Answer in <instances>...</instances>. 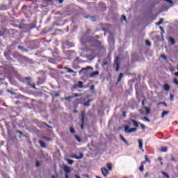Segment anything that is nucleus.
Wrapping results in <instances>:
<instances>
[{
    "label": "nucleus",
    "mask_w": 178,
    "mask_h": 178,
    "mask_svg": "<svg viewBox=\"0 0 178 178\" xmlns=\"http://www.w3.org/2000/svg\"><path fill=\"white\" fill-rule=\"evenodd\" d=\"M90 90H94V86H92L90 87Z\"/></svg>",
    "instance_id": "49"
},
{
    "label": "nucleus",
    "mask_w": 178,
    "mask_h": 178,
    "mask_svg": "<svg viewBox=\"0 0 178 178\" xmlns=\"http://www.w3.org/2000/svg\"><path fill=\"white\" fill-rule=\"evenodd\" d=\"M72 97H74V98H75V97H79V95H78L77 93H75V94L74 95V96H72Z\"/></svg>",
    "instance_id": "43"
},
{
    "label": "nucleus",
    "mask_w": 178,
    "mask_h": 178,
    "mask_svg": "<svg viewBox=\"0 0 178 178\" xmlns=\"http://www.w3.org/2000/svg\"><path fill=\"white\" fill-rule=\"evenodd\" d=\"M158 105H163L165 107L168 106V104L165 102H160L158 104Z\"/></svg>",
    "instance_id": "25"
},
{
    "label": "nucleus",
    "mask_w": 178,
    "mask_h": 178,
    "mask_svg": "<svg viewBox=\"0 0 178 178\" xmlns=\"http://www.w3.org/2000/svg\"><path fill=\"white\" fill-rule=\"evenodd\" d=\"M161 165H163V163H162V161L161 162Z\"/></svg>",
    "instance_id": "59"
},
{
    "label": "nucleus",
    "mask_w": 178,
    "mask_h": 178,
    "mask_svg": "<svg viewBox=\"0 0 178 178\" xmlns=\"http://www.w3.org/2000/svg\"><path fill=\"white\" fill-rule=\"evenodd\" d=\"M159 29L161 30L162 33H165V31H163V28L162 26H160Z\"/></svg>",
    "instance_id": "38"
},
{
    "label": "nucleus",
    "mask_w": 178,
    "mask_h": 178,
    "mask_svg": "<svg viewBox=\"0 0 178 178\" xmlns=\"http://www.w3.org/2000/svg\"><path fill=\"white\" fill-rule=\"evenodd\" d=\"M131 122H132V123H133V124L135 127H138V122H136L134 120H131Z\"/></svg>",
    "instance_id": "13"
},
{
    "label": "nucleus",
    "mask_w": 178,
    "mask_h": 178,
    "mask_svg": "<svg viewBox=\"0 0 178 178\" xmlns=\"http://www.w3.org/2000/svg\"><path fill=\"white\" fill-rule=\"evenodd\" d=\"M18 133H20L22 134V132L20 131H19Z\"/></svg>",
    "instance_id": "61"
},
{
    "label": "nucleus",
    "mask_w": 178,
    "mask_h": 178,
    "mask_svg": "<svg viewBox=\"0 0 178 178\" xmlns=\"http://www.w3.org/2000/svg\"><path fill=\"white\" fill-rule=\"evenodd\" d=\"M168 151V147H162L161 148V152H166Z\"/></svg>",
    "instance_id": "26"
},
{
    "label": "nucleus",
    "mask_w": 178,
    "mask_h": 178,
    "mask_svg": "<svg viewBox=\"0 0 178 178\" xmlns=\"http://www.w3.org/2000/svg\"><path fill=\"white\" fill-rule=\"evenodd\" d=\"M170 101H173V99H174L173 95H172V94L170 95Z\"/></svg>",
    "instance_id": "34"
},
{
    "label": "nucleus",
    "mask_w": 178,
    "mask_h": 178,
    "mask_svg": "<svg viewBox=\"0 0 178 178\" xmlns=\"http://www.w3.org/2000/svg\"><path fill=\"white\" fill-rule=\"evenodd\" d=\"M65 178H69V176L67 175V174L65 175Z\"/></svg>",
    "instance_id": "53"
},
{
    "label": "nucleus",
    "mask_w": 178,
    "mask_h": 178,
    "mask_svg": "<svg viewBox=\"0 0 178 178\" xmlns=\"http://www.w3.org/2000/svg\"><path fill=\"white\" fill-rule=\"evenodd\" d=\"M165 2H168V3H173L172 0H165Z\"/></svg>",
    "instance_id": "35"
},
{
    "label": "nucleus",
    "mask_w": 178,
    "mask_h": 178,
    "mask_svg": "<svg viewBox=\"0 0 178 178\" xmlns=\"http://www.w3.org/2000/svg\"><path fill=\"white\" fill-rule=\"evenodd\" d=\"M106 168H108V170H112V164L111 163H107Z\"/></svg>",
    "instance_id": "15"
},
{
    "label": "nucleus",
    "mask_w": 178,
    "mask_h": 178,
    "mask_svg": "<svg viewBox=\"0 0 178 178\" xmlns=\"http://www.w3.org/2000/svg\"><path fill=\"white\" fill-rule=\"evenodd\" d=\"M88 69H91V67H87L86 68H83L82 70H88Z\"/></svg>",
    "instance_id": "36"
},
{
    "label": "nucleus",
    "mask_w": 178,
    "mask_h": 178,
    "mask_svg": "<svg viewBox=\"0 0 178 178\" xmlns=\"http://www.w3.org/2000/svg\"><path fill=\"white\" fill-rule=\"evenodd\" d=\"M98 74H99V72L96 71L95 72H92L90 74L89 77L91 79L92 77H95L96 76H98Z\"/></svg>",
    "instance_id": "7"
},
{
    "label": "nucleus",
    "mask_w": 178,
    "mask_h": 178,
    "mask_svg": "<svg viewBox=\"0 0 178 178\" xmlns=\"http://www.w3.org/2000/svg\"><path fill=\"white\" fill-rule=\"evenodd\" d=\"M51 178H55V176H52Z\"/></svg>",
    "instance_id": "62"
},
{
    "label": "nucleus",
    "mask_w": 178,
    "mask_h": 178,
    "mask_svg": "<svg viewBox=\"0 0 178 178\" xmlns=\"http://www.w3.org/2000/svg\"><path fill=\"white\" fill-rule=\"evenodd\" d=\"M166 115H169V111H163L161 115V118H165Z\"/></svg>",
    "instance_id": "16"
},
{
    "label": "nucleus",
    "mask_w": 178,
    "mask_h": 178,
    "mask_svg": "<svg viewBox=\"0 0 178 178\" xmlns=\"http://www.w3.org/2000/svg\"><path fill=\"white\" fill-rule=\"evenodd\" d=\"M120 138H121L122 141H123V143H124L125 144H127V145H129V142H127V140H126V139H124V138L123 137V136L120 135Z\"/></svg>",
    "instance_id": "9"
},
{
    "label": "nucleus",
    "mask_w": 178,
    "mask_h": 178,
    "mask_svg": "<svg viewBox=\"0 0 178 178\" xmlns=\"http://www.w3.org/2000/svg\"><path fill=\"white\" fill-rule=\"evenodd\" d=\"M172 161H175V159H172Z\"/></svg>",
    "instance_id": "64"
},
{
    "label": "nucleus",
    "mask_w": 178,
    "mask_h": 178,
    "mask_svg": "<svg viewBox=\"0 0 178 178\" xmlns=\"http://www.w3.org/2000/svg\"><path fill=\"white\" fill-rule=\"evenodd\" d=\"M0 35H2V33L0 32Z\"/></svg>",
    "instance_id": "63"
},
{
    "label": "nucleus",
    "mask_w": 178,
    "mask_h": 178,
    "mask_svg": "<svg viewBox=\"0 0 178 178\" xmlns=\"http://www.w3.org/2000/svg\"><path fill=\"white\" fill-rule=\"evenodd\" d=\"M90 102H91V101L88 100L86 103H84V106H90Z\"/></svg>",
    "instance_id": "24"
},
{
    "label": "nucleus",
    "mask_w": 178,
    "mask_h": 178,
    "mask_svg": "<svg viewBox=\"0 0 178 178\" xmlns=\"http://www.w3.org/2000/svg\"><path fill=\"white\" fill-rule=\"evenodd\" d=\"M75 138L77 140V141H79V143L81 141V140H80V138H79L77 135H75Z\"/></svg>",
    "instance_id": "32"
},
{
    "label": "nucleus",
    "mask_w": 178,
    "mask_h": 178,
    "mask_svg": "<svg viewBox=\"0 0 178 178\" xmlns=\"http://www.w3.org/2000/svg\"><path fill=\"white\" fill-rule=\"evenodd\" d=\"M83 155L82 153L80 154V156H76V155H72L70 158H74L75 159H81L83 158Z\"/></svg>",
    "instance_id": "6"
},
{
    "label": "nucleus",
    "mask_w": 178,
    "mask_h": 178,
    "mask_svg": "<svg viewBox=\"0 0 178 178\" xmlns=\"http://www.w3.org/2000/svg\"><path fill=\"white\" fill-rule=\"evenodd\" d=\"M70 133H72V134H74V129H73L72 127H70Z\"/></svg>",
    "instance_id": "30"
},
{
    "label": "nucleus",
    "mask_w": 178,
    "mask_h": 178,
    "mask_svg": "<svg viewBox=\"0 0 178 178\" xmlns=\"http://www.w3.org/2000/svg\"><path fill=\"white\" fill-rule=\"evenodd\" d=\"M158 161H162V158L159 157V158H158Z\"/></svg>",
    "instance_id": "50"
},
{
    "label": "nucleus",
    "mask_w": 178,
    "mask_h": 178,
    "mask_svg": "<svg viewBox=\"0 0 178 178\" xmlns=\"http://www.w3.org/2000/svg\"><path fill=\"white\" fill-rule=\"evenodd\" d=\"M169 42L171 43L172 45H174V44H175V39L172 38H169Z\"/></svg>",
    "instance_id": "17"
},
{
    "label": "nucleus",
    "mask_w": 178,
    "mask_h": 178,
    "mask_svg": "<svg viewBox=\"0 0 178 178\" xmlns=\"http://www.w3.org/2000/svg\"><path fill=\"white\" fill-rule=\"evenodd\" d=\"M145 44L147 45V47H151V42L149 40H145Z\"/></svg>",
    "instance_id": "23"
},
{
    "label": "nucleus",
    "mask_w": 178,
    "mask_h": 178,
    "mask_svg": "<svg viewBox=\"0 0 178 178\" xmlns=\"http://www.w3.org/2000/svg\"><path fill=\"white\" fill-rule=\"evenodd\" d=\"M96 178H101V177H99V176H96Z\"/></svg>",
    "instance_id": "57"
},
{
    "label": "nucleus",
    "mask_w": 178,
    "mask_h": 178,
    "mask_svg": "<svg viewBox=\"0 0 178 178\" xmlns=\"http://www.w3.org/2000/svg\"><path fill=\"white\" fill-rule=\"evenodd\" d=\"M161 173H162L163 177L170 178L169 175H168V173H166L165 172H162Z\"/></svg>",
    "instance_id": "20"
},
{
    "label": "nucleus",
    "mask_w": 178,
    "mask_h": 178,
    "mask_svg": "<svg viewBox=\"0 0 178 178\" xmlns=\"http://www.w3.org/2000/svg\"><path fill=\"white\" fill-rule=\"evenodd\" d=\"M159 24H161V22H159L156 23V25H157V26H159Z\"/></svg>",
    "instance_id": "51"
},
{
    "label": "nucleus",
    "mask_w": 178,
    "mask_h": 178,
    "mask_svg": "<svg viewBox=\"0 0 178 178\" xmlns=\"http://www.w3.org/2000/svg\"><path fill=\"white\" fill-rule=\"evenodd\" d=\"M63 3V0H59V3Z\"/></svg>",
    "instance_id": "47"
},
{
    "label": "nucleus",
    "mask_w": 178,
    "mask_h": 178,
    "mask_svg": "<svg viewBox=\"0 0 178 178\" xmlns=\"http://www.w3.org/2000/svg\"><path fill=\"white\" fill-rule=\"evenodd\" d=\"M39 144H40V146L42 147V148L45 147V143L42 140H39Z\"/></svg>",
    "instance_id": "19"
},
{
    "label": "nucleus",
    "mask_w": 178,
    "mask_h": 178,
    "mask_svg": "<svg viewBox=\"0 0 178 178\" xmlns=\"http://www.w3.org/2000/svg\"><path fill=\"white\" fill-rule=\"evenodd\" d=\"M27 79V80H30V77H29V78H26Z\"/></svg>",
    "instance_id": "58"
},
{
    "label": "nucleus",
    "mask_w": 178,
    "mask_h": 178,
    "mask_svg": "<svg viewBox=\"0 0 178 178\" xmlns=\"http://www.w3.org/2000/svg\"><path fill=\"white\" fill-rule=\"evenodd\" d=\"M63 170L65 172V173H70V172H72V169L67 165H65L63 167Z\"/></svg>",
    "instance_id": "4"
},
{
    "label": "nucleus",
    "mask_w": 178,
    "mask_h": 178,
    "mask_svg": "<svg viewBox=\"0 0 178 178\" xmlns=\"http://www.w3.org/2000/svg\"><path fill=\"white\" fill-rule=\"evenodd\" d=\"M159 22L161 23V24H162L163 23V19H161L159 21Z\"/></svg>",
    "instance_id": "44"
},
{
    "label": "nucleus",
    "mask_w": 178,
    "mask_h": 178,
    "mask_svg": "<svg viewBox=\"0 0 178 178\" xmlns=\"http://www.w3.org/2000/svg\"><path fill=\"white\" fill-rule=\"evenodd\" d=\"M18 48H19V49H23V47H22V46H19Z\"/></svg>",
    "instance_id": "46"
},
{
    "label": "nucleus",
    "mask_w": 178,
    "mask_h": 178,
    "mask_svg": "<svg viewBox=\"0 0 178 178\" xmlns=\"http://www.w3.org/2000/svg\"><path fill=\"white\" fill-rule=\"evenodd\" d=\"M139 124H140V127H141V129H142L143 130H145V126L144 124H141V123H139Z\"/></svg>",
    "instance_id": "28"
},
{
    "label": "nucleus",
    "mask_w": 178,
    "mask_h": 178,
    "mask_svg": "<svg viewBox=\"0 0 178 178\" xmlns=\"http://www.w3.org/2000/svg\"><path fill=\"white\" fill-rule=\"evenodd\" d=\"M142 120H143V122H151V120H149L147 117H143Z\"/></svg>",
    "instance_id": "21"
},
{
    "label": "nucleus",
    "mask_w": 178,
    "mask_h": 178,
    "mask_svg": "<svg viewBox=\"0 0 178 178\" xmlns=\"http://www.w3.org/2000/svg\"><path fill=\"white\" fill-rule=\"evenodd\" d=\"M122 20H124V22H126V16L122 15Z\"/></svg>",
    "instance_id": "42"
},
{
    "label": "nucleus",
    "mask_w": 178,
    "mask_h": 178,
    "mask_svg": "<svg viewBox=\"0 0 178 178\" xmlns=\"http://www.w3.org/2000/svg\"><path fill=\"white\" fill-rule=\"evenodd\" d=\"M77 87H79V88H83V82H81V81H79V83H78V85H77Z\"/></svg>",
    "instance_id": "18"
},
{
    "label": "nucleus",
    "mask_w": 178,
    "mask_h": 178,
    "mask_svg": "<svg viewBox=\"0 0 178 178\" xmlns=\"http://www.w3.org/2000/svg\"><path fill=\"white\" fill-rule=\"evenodd\" d=\"M123 77V74L120 73L118 78V81H120L122 80V78Z\"/></svg>",
    "instance_id": "27"
},
{
    "label": "nucleus",
    "mask_w": 178,
    "mask_h": 178,
    "mask_svg": "<svg viewBox=\"0 0 178 178\" xmlns=\"http://www.w3.org/2000/svg\"><path fill=\"white\" fill-rule=\"evenodd\" d=\"M163 88H164L165 91H169V90H170V86L168 83H165L163 86Z\"/></svg>",
    "instance_id": "8"
},
{
    "label": "nucleus",
    "mask_w": 178,
    "mask_h": 178,
    "mask_svg": "<svg viewBox=\"0 0 178 178\" xmlns=\"http://www.w3.org/2000/svg\"><path fill=\"white\" fill-rule=\"evenodd\" d=\"M28 86H31V87H33V88H35V85H31V84H30V83H28Z\"/></svg>",
    "instance_id": "40"
},
{
    "label": "nucleus",
    "mask_w": 178,
    "mask_h": 178,
    "mask_svg": "<svg viewBox=\"0 0 178 178\" xmlns=\"http://www.w3.org/2000/svg\"><path fill=\"white\" fill-rule=\"evenodd\" d=\"M169 70L170 72H175V68L173 67H170Z\"/></svg>",
    "instance_id": "33"
},
{
    "label": "nucleus",
    "mask_w": 178,
    "mask_h": 178,
    "mask_svg": "<svg viewBox=\"0 0 178 178\" xmlns=\"http://www.w3.org/2000/svg\"><path fill=\"white\" fill-rule=\"evenodd\" d=\"M36 166L37 167L40 166V163H38V161H37V163H36Z\"/></svg>",
    "instance_id": "45"
},
{
    "label": "nucleus",
    "mask_w": 178,
    "mask_h": 178,
    "mask_svg": "<svg viewBox=\"0 0 178 178\" xmlns=\"http://www.w3.org/2000/svg\"><path fill=\"white\" fill-rule=\"evenodd\" d=\"M161 58L162 59H163L164 60H166L168 59V57H166V56H165V54H161Z\"/></svg>",
    "instance_id": "22"
},
{
    "label": "nucleus",
    "mask_w": 178,
    "mask_h": 178,
    "mask_svg": "<svg viewBox=\"0 0 178 178\" xmlns=\"http://www.w3.org/2000/svg\"><path fill=\"white\" fill-rule=\"evenodd\" d=\"M86 115V113L84 111H82L81 113V120H82V124H81V129L83 130V128L84 127V116Z\"/></svg>",
    "instance_id": "3"
},
{
    "label": "nucleus",
    "mask_w": 178,
    "mask_h": 178,
    "mask_svg": "<svg viewBox=\"0 0 178 178\" xmlns=\"http://www.w3.org/2000/svg\"><path fill=\"white\" fill-rule=\"evenodd\" d=\"M145 162H149V159H148V158H147V156H145Z\"/></svg>",
    "instance_id": "41"
},
{
    "label": "nucleus",
    "mask_w": 178,
    "mask_h": 178,
    "mask_svg": "<svg viewBox=\"0 0 178 178\" xmlns=\"http://www.w3.org/2000/svg\"><path fill=\"white\" fill-rule=\"evenodd\" d=\"M46 140H47V141H51V138H46Z\"/></svg>",
    "instance_id": "48"
},
{
    "label": "nucleus",
    "mask_w": 178,
    "mask_h": 178,
    "mask_svg": "<svg viewBox=\"0 0 178 178\" xmlns=\"http://www.w3.org/2000/svg\"><path fill=\"white\" fill-rule=\"evenodd\" d=\"M72 98H74V97H65L66 101H70V99H72Z\"/></svg>",
    "instance_id": "31"
},
{
    "label": "nucleus",
    "mask_w": 178,
    "mask_h": 178,
    "mask_svg": "<svg viewBox=\"0 0 178 178\" xmlns=\"http://www.w3.org/2000/svg\"><path fill=\"white\" fill-rule=\"evenodd\" d=\"M123 116H124V117H126V113H123Z\"/></svg>",
    "instance_id": "54"
},
{
    "label": "nucleus",
    "mask_w": 178,
    "mask_h": 178,
    "mask_svg": "<svg viewBox=\"0 0 178 178\" xmlns=\"http://www.w3.org/2000/svg\"><path fill=\"white\" fill-rule=\"evenodd\" d=\"M64 69L67 71L68 73H74V71L67 67H65Z\"/></svg>",
    "instance_id": "12"
},
{
    "label": "nucleus",
    "mask_w": 178,
    "mask_h": 178,
    "mask_svg": "<svg viewBox=\"0 0 178 178\" xmlns=\"http://www.w3.org/2000/svg\"><path fill=\"white\" fill-rule=\"evenodd\" d=\"M76 178H80V177H79L78 175H75Z\"/></svg>",
    "instance_id": "55"
},
{
    "label": "nucleus",
    "mask_w": 178,
    "mask_h": 178,
    "mask_svg": "<svg viewBox=\"0 0 178 178\" xmlns=\"http://www.w3.org/2000/svg\"><path fill=\"white\" fill-rule=\"evenodd\" d=\"M111 42H113V39L112 38H108V41L109 42H111Z\"/></svg>",
    "instance_id": "39"
},
{
    "label": "nucleus",
    "mask_w": 178,
    "mask_h": 178,
    "mask_svg": "<svg viewBox=\"0 0 178 178\" xmlns=\"http://www.w3.org/2000/svg\"><path fill=\"white\" fill-rule=\"evenodd\" d=\"M173 83L174 84H176V86H178V81L177 78L174 79Z\"/></svg>",
    "instance_id": "29"
},
{
    "label": "nucleus",
    "mask_w": 178,
    "mask_h": 178,
    "mask_svg": "<svg viewBox=\"0 0 178 178\" xmlns=\"http://www.w3.org/2000/svg\"><path fill=\"white\" fill-rule=\"evenodd\" d=\"M66 161H67L68 165H73V163L74 162L73 160H70L69 159H66Z\"/></svg>",
    "instance_id": "14"
},
{
    "label": "nucleus",
    "mask_w": 178,
    "mask_h": 178,
    "mask_svg": "<svg viewBox=\"0 0 178 178\" xmlns=\"http://www.w3.org/2000/svg\"><path fill=\"white\" fill-rule=\"evenodd\" d=\"M144 163H145V161L141 163V166L139 168L140 172H144Z\"/></svg>",
    "instance_id": "11"
},
{
    "label": "nucleus",
    "mask_w": 178,
    "mask_h": 178,
    "mask_svg": "<svg viewBox=\"0 0 178 178\" xmlns=\"http://www.w3.org/2000/svg\"><path fill=\"white\" fill-rule=\"evenodd\" d=\"M142 105H144V102H142Z\"/></svg>",
    "instance_id": "60"
},
{
    "label": "nucleus",
    "mask_w": 178,
    "mask_h": 178,
    "mask_svg": "<svg viewBox=\"0 0 178 178\" xmlns=\"http://www.w3.org/2000/svg\"><path fill=\"white\" fill-rule=\"evenodd\" d=\"M4 55H5V56H6V58H8V54H7V53H4Z\"/></svg>",
    "instance_id": "52"
},
{
    "label": "nucleus",
    "mask_w": 178,
    "mask_h": 178,
    "mask_svg": "<svg viewBox=\"0 0 178 178\" xmlns=\"http://www.w3.org/2000/svg\"><path fill=\"white\" fill-rule=\"evenodd\" d=\"M102 173L103 176H104V177H106V176H108V175H109V171L107 169H106L105 168H102Z\"/></svg>",
    "instance_id": "2"
},
{
    "label": "nucleus",
    "mask_w": 178,
    "mask_h": 178,
    "mask_svg": "<svg viewBox=\"0 0 178 178\" xmlns=\"http://www.w3.org/2000/svg\"><path fill=\"white\" fill-rule=\"evenodd\" d=\"M118 60H119V58H117L115 61V63L117 65L116 72H119V63H118Z\"/></svg>",
    "instance_id": "10"
},
{
    "label": "nucleus",
    "mask_w": 178,
    "mask_h": 178,
    "mask_svg": "<svg viewBox=\"0 0 178 178\" xmlns=\"http://www.w3.org/2000/svg\"><path fill=\"white\" fill-rule=\"evenodd\" d=\"M145 111L147 113H149V108H145Z\"/></svg>",
    "instance_id": "37"
},
{
    "label": "nucleus",
    "mask_w": 178,
    "mask_h": 178,
    "mask_svg": "<svg viewBox=\"0 0 178 178\" xmlns=\"http://www.w3.org/2000/svg\"><path fill=\"white\" fill-rule=\"evenodd\" d=\"M124 131H125V133L130 134L131 133H134V131H137V129L136 128L129 129L128 126H126L124 127Z\"/></svg>",
    "instance_id": "1"
},
{
    "label": "nucleus",
    "mask_w": 178,
    "mask_h": 178,
    "mask_svg": "<svg viewBox=\"0 0 178 178\" xmlns=\"http://www.w3.org/2000/svg\"><path fill=\"white\" fill-rule=\"evenodd\" d=\"M138 147L140 148V149H141V151L143 152H144V149H143V140L141 139L138 140Z\"/></svg>",
    "instance_id": "5"
},
{
    "label": "nucleus",
    "mask_w": 178,
    "mask_h": 178,
    "mask_svg": "<svg viewBox=\"0 0 178 178\" xmlns=\"http://www.w3.org/2000/svg\"><path fill=\"white\" fill-rule=\"evenodd\" d=\"M84 51H85L86 52H88V49H85Z\"/></svg>",
    "instance_id": "56"
}]
</instances>
